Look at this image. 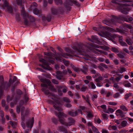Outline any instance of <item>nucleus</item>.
<instances>
[{
    "label": "nucleus",
    "mask_w": 133,
    "mask_h": 133,
    "mask_svg": "<svg viewBox=\"0 0 133 133\" xmlns=\"http://www.w3.org/2000/svg\"><path fill=\"white\" fill-rule=\"evenodd\" d=\"M40 81L43 83L41 84L42 87H45L46 89L43 88L42 89V91L46 95H49L48 97H51V98L53 100L51 101L50 99L48 101L49 103L50 104H53V107L55 110L58 111H62L63 110L61 107L60 106L63 104L62 102L59 101L60 99L57 96L53 94L50 92L49 90L47 89L48 86L49 87V89L50 90L56 92V89L54 88L53 86L51 84V82L49 79H40Z\"/></svg>",
    "instance_id": "1"
},
{
    "label": "nucleus",
    "mask_w": 133,
    "mask_h": 133,
    "mask_svg": "<svg viewBox=\"0 0 133 133\" xmlns=\"http://www.w3.org/2000/svg\"><path fill=\"white\" fill-rule=\"evenodd\" d=\"M89 45V44H88L87 45H81L79 46L77 49V50L80 53V54L86 56L84 58L85 59L90 60H92L91 57L86 54V52H88L89 50L91 51L97 55L98 54L107 55L108 53L106 52L97 49H95V48L102 49L104 50H108L109 49L108 46H101L96 44L92 45Z\"/></svg>",
    "instance_id": "2"
},
{
    "label": "nucleus",
    "mask_w": 133,
    "mask_h": 133,
    "mask_svg": "<svg viewBox=\"0 0 133 133\" xmlns=\"http://www.w3.org/2000/svg\"><path fill=\"white\" fill-rule=\"evenodd\" d=\"M28 100V98L27 97H25L24 100H22L20 102L19 106H17V112L19 114L20 111L21 112V118L22 120L24 121L27 116L29 114V110L28 109H25V108L22 106V105L26 103Z\"/></svg>",
    "instance_id": "3"
},
{
    "label": "nucleus",
    "mask_w": 133,
    "mask_h": 133,
    "mask_svg": "<svg viewBox=\"0 0 133 133\" xmlns=\"http://www.w3.org/2000/svg\"><path fill=\"white\" fill-rule=\"evenodd\" d=\"M55 114L56 116L58 117L60 123L68 127L73 125V124L75 123V120L71 118H68V122H65L64 118H66L67 115L63 112H59L58 113L56 112H55Z\"/></svg>",
    "instance_id": "4"
},
{
    "label": "nucleus",
    "mask_w": 133,
    "mask_h": 133,
    "mask_svg": "<svg viewBox=\"0 0 133 133\" xmlns=\"http://www.w3.org/2000/svg\"><path fill=\"white\" fill-rule=\"evenodd\" d=\"M16 93V94H14L10 99L9 96H8L7 97L8 102H9L10 101H14V103H11L10 104V105L11 108L14 105L16 104L17 100L20 98V96L22 94V91L19 89L17 90Z\"/></svg>",
    "instance_id": "5"
},
{
    "label": "nucleus",
    "mask_w": 133,
    "mask_h": 133,
    "mask_svg": "<svg viewBox=\"0 0 133 133\" xmlns=\"http://www.w3.org/2000/svg\"><path fill=\"white\" fill-rule=\"evenodd\" d=\"M16 2L17 4L19 5L22 6L23 9L21 11V15L23 17L24 19V24L27 26H29L30 25L29 23L27 20V18H29V15L28 14L26 13L24 9V7L23 6H22V0H16Z\"/></svg>",
    "instance_id": "6"
},
{
    "label": "nucleus",
    "mask_w": 133,
    "mask_h": 133,
    "mask_svg": "<svg viewBox=\"0 0 133 133\" xmlns=\"http://www.w3.org/2000/svg\"><path fill=\"white\" fill-rule=\"evenodd\" d=\"M68 56V55L65 53L58 54V56L56 57V59L57 60L60 61H61L62 60H63L65 65L66 66H68L70 65L69 62L68 61H65L62 58V56L63 57L65 58H67Z\"/></svg>",
    "instance_id": "7"
},
{
    "label": "nucleus",
    "mask_w": 133,
    "mask_h": 133,
    "mask_svg": "<svg viewBox=\"0 0 133 133\" xmlns=\"http://www.w3.org/2000/svg\"><path fill=\"white\" fill-rule=\"evenodd\" d=\"M34 121V118H32L31 120L28 121L26 123V127L29 128L25 130L24 133H29V132L31 131L32 128Z\"/></svg>",
    "instance_id": "8"
},
{
    "label": "nucleus",
    "mask_w": 133,
    "mask_h": 133,
    "mask_svg": "<svg viewBox=\"0 0 133 133\" xmlns=\"http://www.w3.org/2000/svg\"><path fill=\"white\" fill-rule=\"evenodd\" d=\"M39 61L43 64L39 65L43 68L49 70L52 69V68L49 66V64L45 59L42 58L40 59H39Z\"/></svg>",
    "instance_id": "9"
},
{
    "label": "nucleus",
    "mask_w": 133,
    "mask_h": 133,
    "mask_svg": "<svg viewBox=\"0 0 133 133\" xmlns=\"http://www.w3.org/2000/svg\"><path fill=\"white\" fill-rule=\"evenodd\" d=\"M0 80L1 81V85L0 87V99L1 98L2 96L3 95V87L4 89L5 90H6V88H5V86L8 84L7 82L3 83V81L4 80L3 77L2 76H0Z\"/></svg>",
    "instance_id": "10"
},
{
    "label": "nucleus",
    "mask_w": 133,
    "mask_h": 133,
    "mask_svg": "<svg viewBox=\"0 0 133 133\" xmlns=\"http://www.w3.org/2000/svg\"><path fill=\"white\" fill-rule=\"evenodd\" d=\"M6 8L8 9V11L10 13H12V7L9 5L8 2L6 1H5L4 3V5H1V8L4 9L5 7Z\"/></svg>",
    "instance_id": "11"
},
{
    "label": "nucleus",
    "mask_w": 133,
    "mask_h": 133,
    "mask_svg": "<svg viewBox=\"0 0 133 133\" xmlns=\"http://www.w3.org/2000/svg\"><path fill=\"white\" fill-rule=\"evenodd\" d=\"M120 2L123 3L130 2H133V0H121V1H119L117 0H112L111 1L112 3L116 4H119Z\"/></svg>",
    "instance_id": "12"
},
{
    "label": "nucleus",
    "mask_w": 133,
    "mask_h": 133,
    "mask_svg": "<svg viewBox=\"0 0 133 133\" xmlns=\"http://www.w3.org/2000/svg\"><path fill=\"white\" fill-rule=\"evenodd\" d=\"M116 114L117 116H120L121 117H124L123 111L119 109L116 111Z\"/></svg>",
    "instance_id": "13"
},
{
    "label": "nucleus",
    "mask_w": 133,
    "mask_h": 133,
    "mask_svg": "<svg viewBox=\"0 0 133 133\" xmlns=\"http://www.w3.org/2000/svg\"><path fill=\"white\" fill-rule=\"evenodd\" d=\"M130 9L128 7H124L122 9L121 12L124 14H127Z\"/></svg>",
    "instance_id": "14"
},
{
    "label": "nucleus",
    "mask_w": 133,
    "mask_h": 133,
    "mask_svg": "<svg viewBox=\"0 0 133 133\" xmlns=\"http://www.w3.org/2000/svg\"><path fill=\"white\" fill-rule=\"evenodd\" d=\"M122 36H120L119 37V42L120 44L123 46H127V44L125 42H123L122 40Z\"/></svg>",
    "instance_id": "15"
},
{
    "label": "nucleus",
    "mask_w": 133,
    "mask_h": 133,
    "mask_svg": "<svg viewBox=\"0 0 133 133\" xmlns=\"http://www.w3.org/2000/svg\"><path fill=\"white\" fill-rule=\"evenodd\" d=\"M68 114L71 116L74 117L78 115V112L77 111H76L75 112H74L72 111H71L68 112Z\"/></svg>",
    "instance_id": "16"
},
{
    "label": "nucleus",
    "mask_w": 133,
    "mask_h": 133,
    "mask_svg": "<svg viewBox=\"0 0 133 133\" xmlns=\"http://www.w3.org/2000/svg\"><path fill=\"white\" fill-rule=\"evenodd\" d=\"M58 129L60 131L63 132L65 133H68L67 130L62 126H59Z\"/></svg>",
    "instance_id": "17"
},
{
    "label": "nucleus",
    "mask_w": 133,
    "mask_h": 133,
    "mask_svg": "<svg viewBox=\"0 0 133 133\" xmlns=\"http://www.w3.org/2000/svg\"><path fill=\"white\" fill-rule=\"evenodd\" d=\"M102 108L103 109V111L105 113H109V112L106 109L107 107L105 105H102L101 106H98L97 107V108L99 109V108Z\"/></svg>",
    "instance_id": "18"
},
{
    "label": "nucleus",
    "mask_w": 133,
    "mask_h": 133,
    "mask_svg": "<svg viewBox=\"0 0 133 133\" xmlns=\"http://www.w3.org/2000/svg\"><path fill=\"white\" fill-rule=\"evenodd\" d=\"M71 2L72 3H73L75 4V5H76L78 6H79L80 5L79 3L76 1L74 0L73 1H69V4L70 5H72V4H71Z\"/></svg>",
    "instance_id": "19"
},
{
    "label": "nucleus",
    "mask_w": 133,
    "mask_h": 133,
    "mask_svg": "<svg viewBox=\"0 0 133 133\" xmlns=\"http://www.w3.org/2000/svg\"><path fill=\"white\" fill-rule=\"evenodd\" d=\"M33 12L34 14L36 15H40L42 13L41 10H38L37 9H35L33 10Z\"/></svg>",
    "instance_id": "20"
},
{
    "label": "nucleus",
    "mask_w": 133,
    "mask_h": 133,
    "mask_svg": "<svg viewBox=\"0 0 133 133\" xmlns=\"http://www.w3.org/2000/svg\"><path fill=\"white\" fill-rule=\"evenodd\" d=\"M107 34L108 37H110V38H112L114 39H115V38L117 37H118V36H117L116 35H114L109 33H107Z\"/></svg>",
    "instance_id": "21"
},
{
    "label": "nucleus",
    "mask_w": 133,
    "mask_h": 133,
    "mask_svg": "<svg viewBox=\"0 0 133 133\" xmlns=\"http://www.w3.org/2000/svg\"><path fill=\"white\" fill-rule=\"evenodd\" d=\"M122 19L124 21L128 22H131L133 20V18L132 17H130L128 18L124 17L123 19Z\"/></svg>",
    "instance_id": "22"
},
{
    "label": "nucleus",
    "mask_w": 133,
    "mask_h": 133,
    "mask_svg": "<svg viewBox=\"0 0 133 133\" xmlns=\"http://www.w3.org/2000/svg\"><path fill=\"white\" fill-rule=\"evenodd\" d=\"M57 75L56 76V77L58 79H61V77H62L63 76L62 73L60 71H57Z\"/></svg>",
    "instance_id": "23"
},
{
    "label": "nucleus",
    "mask_w": 133,
    "mask_h": 133,
    "mask_svg": "<svg viewBox=\"0 0 133 133\" xmlns=\"http://www.w3.org/2000/svg\"><path fill=\"white\" fill-rule=\"evenodd\" d=\"M123 85L126 87L129 88L131 87V84L127 81H125L123 83Z\"/></svg>",
    "instance_id": "24"
},
{
    "label": "nucleus",
    "mask_w": 133,
    "mask_h": 133,
    "mask_svg": "<svg viewBox=\"0 0 133 133\" xmlns=\"http://www.w3.org/2000/svg\"><path fill=\"white\" fill-rule=\"evenodd\" d=\"M128 122L126 121H123L121 123L120 125L122 127H124L128 125Z\"/></svg>",
    "instance_id": "25"
},
{
    "label": "nucleus",
    "mask_w": 133,
    "mask_h": 133,
    "mask_svg": "<svg viewBox=\"0 0 133 133\" xmlns=\"http://www.w3.org/2000/svg\"><path fill=\"white\" fill-rule=\"evenodd\" d=\"M82 97L86 101L87 103H88L89 105H90L89 101V96L88 95H87L86 97L83 95H82Z\"/></svg>",
    "instance_id": "26"
},
{
    "label": "nucleus",
    "mask_w": 133,
    "mask_h": 133,
    "mask_svg": "<svg viewBox=\"0 0 133 133\" xmlns=\"http://www.w3.org/2000/svg\"><path fill=\"white\" fill-rule=\"evenodd\" d=\"M120 109L123 110L124 111H127L128 110V109L127 108V107L124 105L123 104L121 105L120 106Z\"/></svg>",
    "instance_id": "27"
},
{
    "label": "nucleus",
    "mask_w": 133,
    "mask_h": 133,
    "mask_svg": "<svg viewBox=\"0 0 133 133\" xmlns=\"http://www.w3.org/2000/svg\"><path fill=\"white\" fill-rule=\"evenodd\" d=\"M89 88L91 87V88L92 89H95L96 88V86L92 82L90 83L89 84Z\"/></svg>",
    "instance_id": "28"
},
{
    "label": "nucleus",
    "mask_w": 133,
    "mask_h": 133,
    "mask_svg": "<svg viewBox=\"0 0 133 133\" xmlns=\"http://www.w3.org/2000/svg\"><path fill=\"white\" fill-rule=\"evenodd\" d=\"M96 82H97V86L98 87H101L102 85V83L100 81L98 80V79H96L95 80Z\"/></svg>",
    "instance_id": "29"
},
{
    "label": "nucleus",
    "mask_w": 133,
    "mask_h": 133,
    "mask_svg": "<svg viewBox=\"0 0 133 133\" xmlns=\"http://www.w3.org/2000/svg\"><path fill=\"white\" fill-rule=\"evenodd\" d=\"M103 23L107 25L110 26L111 24L110 21L109 20H104L103 21Z\"/></svg>",
    "instance_id": "30"
},
{
    "label": "nucleus",
    "mask_w": 133,
    "mask_h": 133,
    "mask_svg": "<svg viewBox=\"0 0 133 133\" xmlns=\"http://www.w3.org/2000/svg\"><path fill=\"white\" fill-rule=\"evenodd\" d=\"M42 17L43 20H46L48 22H50L51 21V17L48 18L45 17L44 15H42Z\"/></svg>",
    "instance_id": "31"
},
{
    "label": "nucleus",
    "mask_w": 133,
    "mask_h": 133,
    "mask_svg": "<svg viewBox=\"0 0 133 133\" xmlns=\"http://www.w3.org/2000/svg\"><path fill=\"white\" fill-rule=\"evenodd\" d=\"M92 128L93 131L94 133H97V132H99L98 129H97L95 126H92Z\"/></svg>",
    "instance_id": "32"
},
{
    "label": "nucleus",
    "mask_w": 133,
    "mask_h": 133,
    "mask_svg": "<svg viewBox=\"0 0 133 133\" xmlns=\"http://www.w3.org/2000/svg\"><path fill=\"white\" fill-rule=\"evenodd\" d=\"M120 96V94L119 92H117L113 95V97L115 98H117Z\"/></svg>",
    "instance_id": "33"
},
{
    "label": "nucleus",
    "mask_w": 133,
    "mask_h": 133,
    "mask_svg": "<svg viewBox=\"0 0 133 133\" xmlns=\"http://www.w3.org/2000/svg\"><path fill=\"white\" fill-rule=\"evenodd\" d=\"M72 68L75 71L78 73L79 72L80 70L78 68L76 67L75 66L73 65L72 66Z\"/></svg>",
    "instance_id": "34"
},
{
    "label": "nucleus",
    "mask_w": 133,
    "mask_h": 133,
    "mask_svg": "<svg viewBox=\"0 0 133 133\" xmlns=\"http://www.w3.org/2000/svg\"><path fill=\"white\" fill-rule=\"evenodd\" d=\"M72 68L75 71L78 73L79 72L80 70L78 68L76 67L75 66L73 65L72 66Z\"/></svg>",
    "instance_id": "35"
},
{
    "label": "nucleus",
    "mask_w": 133,
    "mask_h": 133,
    "mask_svg": "<svg viewBox=\"0 0 133 133\" xmlns=\"http://www.w3.org/2000/svg\"><path fill=\"white\" fill-rule=\"evenodd\" d=\"M17 79V78L16 77L14 76V78L13 81H12L11 79H10L9 81V84L10 85L12 84Z\"/></svg>",
    "instance_id": "36"
},
{
    "label": "nucleus",
    "mask_w": 133,
    "mask_h": 133,
    "mask_svg": "<svg viewBox=\"0 0 133 133\" xmlns=\"http://www.w3.org/2000/svg\"><path fill=\"white\" fill-rule=\"evenodd\" d=\"M63 100L64 102L67 103H70L71 102L70 99L66 97H63Z\"/></svg>",
    "instance_id": "37"
},
{
    "label": "nucleus",
    "mask_w": 133,
    "mask_h": 133,
    "mask_svg": "<svg viewBox=\"0 0 133 133\" xmlns=\"http://www.w3.org/2000/svg\"><path fill=\"white\" fill-rule=\"evenodd\" d=\"M10 123L12 127L14 128H16L17 126V123L16 122H13L12 121H10Z\"/></svg>",
    "instance_id": "38"
},
{
    "label": "nucleus",
    "mask_w": 133,
    "mask_h": 133,
    "mask_svg": "<svg viewBox=\"0 0 133 133\" xmlns=\"http://www.w3.org/2000/svg\"><path fill=\"white\" fill-rule=\"evenodd\" d=\"M83 69H81V71L84 74H86L88 71V69L87 67H83Z\"/></svg>",
    "instance_id": "39"
},
{
    "label": "nucleus",
    "mask_w": 133,
    "mask_h": 133,
    "mask_svg": "<svg viewBox=\"0 0 133 133\" xmlns=\"http://www.w3.org/2000/svg\"><path fill=\"white\" fill-rule=\"evenodd\" d=\"M108 103L109 105L113 106H115L117 104V103L116 102L113 101L109 102Z\"/></svg>",
    "instance_id": "40"
},
{
    "label": "nucleus",
    "mask_w": 133,
    "mask_h": 133,
    "mask_svg": "<svg viewBox=\"0 0 133 133\" xmlns=\"http://www.w3.org/2000/svg\"><path fill=\"white\" fill-rule=\"evenodd\" d=\"M123 77V75H119V77H117L116 79L117 81L118 82L119 81L122 77Z\"/></svg>",
    "instance_id": "41"
},
{
    "label": "nucleus",
    "mask_w": 133,
    "mask_h": 133,
    "mask_svg": "<svg viewBox=\"0 0 133 133\" xmlns=\"http://www.w3.org/2000/svg\"><path fill=\"white\" fill-rule=\"evenodd\" d=\"M57 12V10L54 8H52V12L53 14L54 15H56Z\"/></svg>",
    "instance_id": "42"
},
{
    "label": "nucleus",
    "mask_w": 133,
    "mask_h": 133,
    "mask_svg": "<svg viewBox=\"0 0 133 133\" xmlns=\"http://www.w3.org/2000/svg\"><path fill=\"white\" fill-rule=\"evenodd\" d=\"M110 128H111L112 129L115 130L117 129V127L115 125H110L109 127V129H110Z\"/></svg>",
    "instance_id": "43"
},
{
    "label": "nucleus",
    "mask_w": 133,
    "mask_h": 133,
    "mask_svg": "<svg viewBox=\"0 0 133 133\" xmlns=\"http://www.w3.org/2000/svg\"><path fill=\"white\" fill-rule=\"evenodd\" d=\"M126 70L125 68H121L118 70V72H119L121 73H122L124 71H125Z\"/></svg>",
    "instance_id": "44"
},
{
    "label": "nucleus",
    "mask_w": 133,
    "mask_h": 133,
    "mask_svg": "<svg viewBox=\"0 0 133 133\" xmlns=\"http://www.w3.org/2000/svg\"><path fill=\"white\" fill-rule=\"evenodd\" d=\"M55 2L57 4H61L62 2V0H55Z\"/></svg>",
    "instance_id": "45"
},
{
    "label": "nucleus",
    "mask_w": 133,
    "mask_h": 133,
    "mask_svg": "<svg viewBox=\"0 0 133 133\" xmlns=\"http://www.w3.org/2000/svg\"><path fill=\"white\" fill-rule=\"evenodd\" d=\"M111 50L113 52L116 53L118 52L119 51L118 49L115 47H112L111 48Z\"/></svg>",
    "instance_id": "46"
},
{
    "label": "nucleus",
    "mask_w": 133,
    "mask_h": 133,
    "mask_svg": "<svg viewBox=\"0 0 133 133\" xmlns=\"http://www.w3.org/2000/svg\"><path fill=\"white\" fill-rule=\"evenodd\" d=\"M80 109H78V111L79 113H80L81 114H82V110L84 109L85 108L84 107H80Z\"/></svg>",
    "instance_id": "47"
},
{
    "label": "nucleus",
    "mask_w": 133,
    "mask_h": 133,
    "mask_svg": "<svg viewBox=\"0 0 133 133\" xmlns=\"http://www.w3.org/2000/svg\"><path fill=\"white\" fill-rule=\"evenodd\" d=\"M107 30L111 32H113L115 31V30L113 29L112 28L109 27H107Z\"/></svg>",
    "instance_id": "48"
},
{
    "label": "nucleus",
    "mask_w": 133,
    "mask_h": 133,
    "mask_svg": "<svg viewBox=\"0 0 133 133\" xmlns=\"http://www.w3.org/2000/svg\"><path fill=\"white\" fill-rule=\"evenodd\" d=\"M118 31L122 35H126L125 32L122 30H121L120 29H117Z\"/></svg>",
    "instance_id": "49"
},
{
    "label": "nucleus",
    "mask_w": 133,
    "mask_h": 133,
    "mask_svg": "<svg viewBox=\"0 0 133 133\" xmlns=\"http://www.w3.org/2000/svg\"><path fill=\"white\" fill-rule=\"evenodd\" d=\"M132 95V93H129L126 94L125 95V98L126 99H127L129 97L131 96Z\"/></svg>",
    "instance_id": "50"
},
{
    "label": "nucleus",
    "mask_w": 133,
    "mask_h": 133,
    "mask_svg": "<svg viewBox=\"0 0 133 133\" xmlns=\"http://www.w3.org/2000/svg\"><path fill=\"white\" fill-rule=\"evenodd\" d=\"M117 55L118 57L120 58H123L124 57V56L123 54L122 53H119V54H117Z\"/></svg>",
    "instance_id": "51"
},
{
    "label": "nucleus",
    "mask_w": 133,
    "mask_h": 133,
    "mask_svg": "<svg viewBox=\"0 0 133 133\" xmlns=\"http://www.w3.org/2000/svg\"><path fill=\"white\" fill-rule=\"evenodd\" d=\"M44 55L48 56L49 58H51V56L52 55L51 53L50 52H44Z\"/></svg>",
    "instance_id": "52"
},
{
    "label": "nucleus",
    "mask_w": 133,
    "mask_h": 133,
    "mask_svg": "<svg viewBox=\"0 0 133 133\" xmlns=\"http://www.w3.org/2000/svg\"><path fill=\"white\" fill-rule=\"evenodd\" d=\"M87 88V87L85 86V85H83L81 88V90L82 91H85Z\"/></svg>",
    "instance_id": "53"
},
{
    "label": "nucleus",
    "mask_w": 133,
    "mask_h": 133,
    "mask_svg": "<svg viewBox=\"0 0 133 133\" xmlns=\"http://www.w3.org/2000/svg\"><path fill=\"white\" fill-rule=\"evenodd\" d=\"M97 97V95L96 94H94L91 98L92 100L93 101H95V99H96Z\"/></svg>",
    "instance_id": "54"
},
{
    "label": "nucleus",
    "mask_w": 133,
    "mask_h": 133,
    "mask_svg": "<svg viewBox=\"0 0 133 133\" xmlns=\"http://www.w3.org/2000/svg\"><path fill=\"white\" fill-rule=\"evenodd\" d=\"M118 91H119L121 93L123 92L124 91V89L122 88L119 87V88L118 89Z\"/></svg>",
    "instance_id": "55"
},
{
    "label": "nucleus",
    "mask_w": 133,
    "mask_h": 133,
    "mask_svg": "<svg viewBox=\"0 0 133 133\" xmlns=\"http://www.w3.org/2000/svg\"><path fill=\"white\" fill-rule=\"evenodd\" d=\"M109 74L107 73L105 74H102V76L103 78H107L109 76Z\"/></svg>",
    "instance_id": "56"
},
{
    "label": "nucleus",
    "mask_w": 133,
    "mask_h": 133,
    "mask_svg": "<svg viewBox=\"0 0 133 133\" xmlns=\"http://www.w3.org/2000/svg\"><path fill=\"white\" fill-rule=\"evenodd\" d=\"M87 116L89 118H90L92 117V114L90 112H89L87 114Z\"/></svg>",
    "instance_id": "57"
},
{
    "label": "nucleus",
    "mask_w": 133,
    "mask_h": 133,
    "mask_svg": "<svg viewBox=\"0 0 133 133\" xmlns=\"http://www.w3.org/2000/svg\"><path fill=\"white\" fill-rule=\"evenodd\" d=\"M22 120V121L21 122V125L23 128L24 129H25V126L24 123V121H24H23Z\"/></svg>",
    "instance_id": "58"
},
{
    "label": "nucleus",
    "mask_w": 133,
    "mask_h": 133,
    "mask_svg": "<svg viewBox=\"0 0 133 133\" xmlns=\"http://www.w3.org/2000/svg\"><path fill=\"white\" fill-rule=\"evenodd\" d=\"M52 121L55 124L58 123V121L57 119L55 118H53L52 119Z\"/></svg>",
    "instance_id": "59"
},
{
    "label": "nucleus",
    "mask_w": 133,
    "mask_h": 133,
    "mask_svg": "<svg viewBox=\"0 0 133 133\" xmlns=\"http://www.w3.org/2000/svg\"><path fill=\"white\" fill-rule=\"evenodd\" d=\"M102 116L103 118L105 119H107L108 118V116L106 114H102Z\"/></svg>",
    "instance_id": "60"
},
{
    "label": "nucleus",
    "mask_w": 133,
    "mask_h": 133,
    "mask_svg": "<svg viewBox=\"0 0 133 133\" xmlns=\"http://www.w3.org/2000/svg\"><path fill=\"white\" fill-rule=\"evenodd\" d=\"M108 112H110L111 113H112L114 111V110L112 108H108Z\"/></svg>",
    "instance_id": "61"
},
{
    "label": "nucleus",
    "mask_w": 133,
    "mask_h": 133,
    "mask_svg": "<svg viewBox=\"0 0 133 133\" xmlns=\"http://www.w3.org/2000/svg\"><path fill=\"white\" fill-rule=\"evenodd\" d=\"M101 65H102V66H103V68H104L105 69H107L108 68V67L105 64H104L103 63H101Z\"/></svg>",
    "instance_id": "62"
},
{
    "label": "nucleus",
    "mask_w": 133,
    "mask_h": 133,
    "mask_svg": "<svg viewBox=\"0 0 133 133\" xmlns=\"http://www.w3.org/2000/svg\"><path fill=\"white\" fill-rule=\"evenodd\" d=\"M98 59L100 62H103L104 61V59L101 57L99 58Z\"/></svg>",
    "instance_id": "63"
},
{
    "label": "nucleus",
    "mask_w": 133,
    "mask_h": 133,
    "mask_svg": "<svg viewBox=\"0 0 133 133\" xmlns=\"http://www.w3.org/2000/svg\"><path fill=\"white\" fill-rule=\"evenodd\" d=\"M102 133H109L108 130L104 129L102 130Z\"/></svg>",
    "instance_id": "64"
}]
</instances>
